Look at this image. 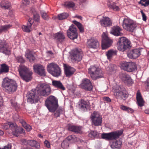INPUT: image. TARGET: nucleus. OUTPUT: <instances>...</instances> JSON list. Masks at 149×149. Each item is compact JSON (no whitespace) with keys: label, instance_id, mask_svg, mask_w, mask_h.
Listing matches in <instances>:
<instances>
[{"label":"nucleus","instance_id":"1","mask_svg":"<svg viewBox=\"0 0 149 149\" xmlns=\"http://www.w3.org/2000/svg\"><path fill=\"white\" fill-rule=\"evenodd\" d=\"M50 86L44 83L38 84L36 89H32L26 95L27 101L31 104L38 102L39 100L38 95L46 96L51 93Z\"/></svg>","mask_w":149,"mask_h":149},{"label":"nucleus","instance_id":"2","mask_svg":"<svg viewBox=\"0 0 149 149\" xmlns=\"http://www.w3.org/2000/svg\"><path fill=\"white\" fill-rule=\"evenodd\" d=\"M112 90L114 96L117 99L125 100L128 97V93L125 88L117 83L113 84Z\"/></svg>","mask_w":149,"mask_h":149},{"label":"nucleus","instance_id":"3","mask_svg":"<svg viewBox=\"0 0 149 149\" xmlns=\"http://www.w3.org/2000/svg\"><path fill=\"white\" fill-rule=\"evenodd\" d=\"M2 86L6 92L9 93H12L17 90V85L14 80L6 78L3 80Z\"/></svg>","mask_w":149,"mask_h":149},{"label":"nucleus","instance_id":"4","mask_svg":"<svg viewBox=\"0 0 149 149\" xmlns=\"http://www.w3.org/2000/svg\"><path fill=\"white\" fill-rule=\"evenodd\" d=\"M18 70L21 78L26 82H29L32 78V72L25 66L20 65Z\"/></svg>","mask_w":149,"mask_h":149},{"label":"nucleus","instance_id":"5","mask_svg":"<svg viewBox=\"0 0 149 149\" xmlns=\"http://www.w3.org/2000/svg\"><path fill=\"white\" fill-rule=\"evenodd\" d=\"M45 104L49 111L54 112L57 109L58 104V100L56 97L53 96H50L46 99Z\"/></svg>","mask_w":149,"mask_h":149},{"label":"nucleus","instance_id":"6","mask_svg":"<svg viewBox=\"0 0 149 149\" xmlns=\"http://www.w3.org/2000/svg\"><path fill=\"white\" fill-rule=\"evenodd\" d=\"M131 43L126 38L124 37L120 38L117 44L118 50L123 52L131 47Z\"/></svg>","mask_w":149,"mask_h":149},{"label":"nucleus","instance_id":"7","mask_svg":"<svg viewBox=\"0 0 149 149\" xmlns=\"http://www.w3.org/2000/svg\"><path fill=\"white\" fill-rule=\"evenodd\" d=\"M88 72L94 80L103 77V73L101 69L95 66H91L88 69Z\"/></svg>","mask_w":149,"mask_h":149},{"label":"nucleus","instance_id":"8","mask_svg":"<svg viewBox=\"0 0 149 149\" xmlns=\"http://www.w3.org/2000/svg\"><path fill=\"white\" fill-rule=\"evenodd\" d=\"M47 70L48 72L53 76L58 77L61 74V70L59 66L56 63H52L47 66Z\"/></svg>","mask_w":149,"mask_h":149},{"label":"nucleus","instance_id":"9","mask_svg":"<svg viewBox=\"0 0 149 149\" xmlns=\"http://www.w3.org/2000/svg\"><path fill=\"white\" fill-rule=\"evenodd\" d=\"M122 25L124 29L129 31L133 32L136 27V24L131 19L125 18L123 22Z\"/></svg>","mask_w":149,"mask_h":149},{"label":"nucleus","instance_id":"10","mask_svg":"<svg viewBox=\"0 0 149 149\" xmlns=\"http://www.w3.org/2000/svg\"><path fill=\"white\" fill-rule=\"evenodd\" d=\"M70 56L73 62L79 61L82 59L83 54L81 49L76 48L72 50Z\"/></svg>","mask_w":149,"mask_h":149},{"label":"nucleus","instance_id":"11","mask_svg":"<svg viewBox=\"0 0 149 149\" xmlns=\"http://www.w3.org/2000/svg\"><path fill=\"white\" fill-rule=\"evenodd\" d=\"M91 120L93 125L95 126L101 125L102 122V116L97 111L94 112L91 115Z\"/></svg>","mask_w":149,"mask_h":149},{"label":"nucleus","instance_id":"12","mask_svg":"<svg viewBox=\"0 0 149 149\" xmlns=\"http://www.w3.org/2000/svg\"><path fill=\"white\" fill-rule=\"evenodd\" d=\"M122 69L129 72H132L136 69V66L134 62H123L121 63Z\"/></svg>","mask_w":149,"mask_h":149},{"label":"nucleus","instance_id":"13","mask_svg":"<svg viewBox=\"0 0 149 149\" xmlns=\"http://www.w3.org/2000/svg\"><path fill=\"white\" fill-rule=\"evenodd\" d=\"M113 42V40L105 33L102 35V47L103 49H105L110 47Z\"/></svg>","mask_w":149,"mask_h":149},{"label":"nucleus","instance_id":"14","mask_svg":"<svg viewBox=\"0 0 149 149\" xmlns=\"http://www.w3.org/2000/svg\"><path fill=\"white\" fill-rule=\"evenodd\" d=\"M122 133V131H119L116 132L102 134L101 135V137L102 138L106 140H112L118 138Z\"/></svg>","mask_w":149,"mask_h":149},{"label":"nucleus","instance_id":"15","mask_svg":"<svg viewBox=\"0 0 149 149\" xmlns=\"http://www.w3.org/2000/svg\"><path fill=\"white\" fill-rule=\"evenodd\" d=\"M0 52L6 55L10 54L11 49L8 42L5 40H0Z\"/></svg>","mask_w":149,"mask_h":149},{"label":"nucleus","instance_id":"16","mask_svg":"<svg viewBox=\"0 0 149 149\" xmlns=\"http://www.w3.org/2000/svg\"><path fill=\"white\" fill-rule=\"evenodd\" d=\"M67 34L68 37L72 40L77 38V29L74 25L72 24L70 26L68 30L67 31Z\"/></svg>","mask_w":149,"mask_h":149},{"label":"nucleus","instance_id":"17","mask_svg":"<svg viewBox=\"0 0 149 149\" xmlns=\"http://www.w3.org/2000/svg\"><path fill=\"white\" fill-rule=\"evenodd\" d=\"M33 67L35 73L41 76H45V70L42 65L40 64H36L34 65Z\"/></svg>","mask_w":149,"mask_h":149},{"label":"nucleus","instance_id":"18","mask_svg":"<svg viewBox=\"0 0 149 149\" xmlns=\"http://www.w3.org/2000/svg\"><path fill=\"white\" fill-rule=\"evenodd\" d=\"M120 79L126 84L130 85L133 83L132 80L130 76L125 73H121L120 74Z\"/></svg>","mask_w":149,"mask_h":149},{"label":"nucleus","instance_id":"19","mask_svg":"<svg viewBox=\"0 0 149 149\" xmlns=\"http://www.w3.org/2000/svg\"><path fill=\"white\" fill-rule=\"evenodd\" d=\"M80 86L82 88L87 91H90L93 89L91 83L90 81L87 79H83Z\"/></svg>","mask_w":149,"mask_h":149},{"label":"nucleus","instance_id":"20","mask_svg":"<svg viewBox=\"0 0 149 149\" xmlns=\"http://www.w3.org/2000/svg\"><path fill=\"white\" fill-rule=\"evenodd\" d=\"M141 54V50L139 49H132L127 53L128 57L131 59L136 58Z\"/></svg>","mask_w":149,"mask_h":149},{"label":"nucleus","instance_id":"21","mask_svg":"<svg viewBox=\"0 0 149 149\" xmlns=\"http://www.w3.org/2000/svg\"><path fill=\"white\" fill-rule=\"evenodd\" d=\"M33 20L32 18H29L27 23V26L23 25L22 26V30L25 32H30L32 30V29H34L35 28V27L31 28V26L33 24Z\"/></svg>","mask_w":149,"mask_h":149},{"label":"nucleus","instance_id":"22","mask_svg":"<svg viewBox=\"0 0 149 149\" xmlns=\"http://www.w3.org/2000/svg\"><path fill=\"white\" fill-rule=\"evenodd\" d=\"M100 23L101 26L105 27L110 26L112 24L110 19L106 16H103L102 18L100 20Z\"/></svg>","mask_w":149,"mask_h":149},{"label":"nucleus","instance_id":"23","mask_svg":"<svg viewBox=\"0 0 149 149\" xmlns=\"http://www.w3.org/2000/svg\"><path fill=\"white\" fill-rule=\"evenodd\" d=\"M87 45L89 47L95 49L99 47V44L97 39L94 38H91L88 40Z\"/></svg>","mask_w":149,"mask_h":149},{"label":"nucleus","instance_id":"24","mask_svg":"<svg viewBox=\"0 0 149 149\" xmlns=\"http://www.w3.org/2000/svg\"><path fill=\"white\" fill-rule=\"evenodd\" d=\"M64 67L65 73L67 77H70L75 71L74 68L65 64L64 65Z\"/></svg>","mask_w":149,"mask_h":149},{"label":"nucleus","instance_id":"25","mask_svg":"<svg viewBox=\"0 0 149 149\" xmlns=\"http://www.w3.org/2000/svg\"><path fill=\"white\" fill-rule=\"evenodd\" d=\"M52 85L56 88L62 90H65V88L60 81L52 80Z\"/></svg>","mask_w":149,"mask_h":149},{"label":"nucleus","instance_id":"26","mask_svg":"<svg viewBox=\"0 0 149 149\" xmlns=\"http://www.w3.org/2000/svg\"><path fill=\"white\" fill-rule=\"evenodd\" d=\"M122 29L118 26L113 27L111 30L110 33L114 36H118L122 35V33H121Z\"/></svg>","mask_w":149,"mask_h":149},{"label":"nucleus","instance_id":"27","mask_svg":"<svg viewBox=\"0 0 149 149\" xmlns=\"http://www.w3.org/2000/svg\"><path fill=\"white\" fill-rule=\"evenodd\" d=\"M54 39L57 42L61 43L64 40L65 37L62 32H59L55 34Z\"/></svg>","mask_w":149,"mask_h":149},{"label":"nucleus","instance_id":"28","mask_svg":"<svg viewBox=\"0 0 149 149\" xmlns=\"http://www.w3.org/2000/svg\"><path fill=\"white\" fill-rule=\"evenodd\" d=\"M67 139L70 143H72L76 142L81 143L83 141L82 140L78 138L74 135H72L68 136L67 138Z\"/></svg>","mask_w":149,"mask_h":149},{"label":"nucleus","instance_id":"29","mask_svg":"<svg viewBox=\"0 0 149 149\" xmlns=\"http://www.w3.org/2000/svg\"><path fill=\"white\" fill-rule=\"evenodd\" d=\"M136 98L138 105L141 107L143 106L144 104V102L140 93L139 91H137L136 93Z\"/></svg>","mask_w":149,"mask_h":149},{"label":"nucleus","instance_id":"30","mask_svg":"<svg viewBox=\"0 0 149 149\" xmlns=\"http://www.w3.org/2000/svg\"><path fill=\"white\" fill-rule=\"evenodd\" d=\"M25 56L26 58L28 59L31 62L33 61L35 59V57L32 52L29 49L27 50L25 52Z\"/></svg>","mask_w":149,"mask_h":149},{"label":"nucleus","instance_id":"31","mask_svg":"<svg viewBox=\"0 0 149 149\" xmlns=\"http://www.w3.org/2000/svg\"><path fill=\"white\" fill-rule=\"evenodd\" d=\"M9 71V67L5 64H2L0 65V74H3L8 72Z\"/></svg>","mask_w":149,"mask_h":149},{"label":"nucleus","instance_id":"32","mask_svg":"<svg viewBox=\"0 0 149 149\" xmlns=\"http://www.w3.org/2000/svg\"><path fill=\"white\" fill-rule=\"evenodd\" d=\"M122 144V142L120 140H117L113 141L111 145V148L118 149L120 148Z\"/></svg>","mask_w":149,"mask_h":149},{"label":"nucleus","instance_id":"33","mask_svg":"<svg viewBox=\"0 0 149 149\" xmlns=\"http://www.w3.org/2000/svg\"><path fill=\"white\" fill-rule=\"evenodd\" d=\"M68 130L75 132L79 133L80 132L81 128L78 126L69 125L68 126Z\"/></svg>","mask_w":149,"mask_h":149},{"label":"nucleus","instance_id":"34","mask_svg":"<svg viewBox=\"0 0 149 149\" xmlns=\"http://www.w3.org/2000/svg\"><path fill=\"white\" fill-rule=\"evenodd\" d=\"M117 52L116 50L112 49L106 52L107 58L109 59H110L112 56L116 55Z\"/></svg>","mask_w":149,"mask_h":149},{"label":"nucleus","instance_id":"35","mask_svg":"<svg viewBox=\"0 0 149 149\" xmlns=\"http://www.w3.org/2000/svg\"><path fill=\"white\" fill-rule=\"evenodd\" d=\"M28 143L30 146L36 148L38 149L40 148L39 143L35 140H29V141Z\"/></svg>","mask_w":149,"mask_h":149},{"label":"nucleus","instance_id":"36","mask_svg":"<svg viewBox=\"0 0 149 149\" xmlns=\"http://www.w3.org/2000/svg\"><path fill=\"white\" fill-rule=\"evenodd\" d=\"M89 107V103L88 101H82L80 104V108L82 111H85Z\"/></svg>","mask_w":149,"mask_h":149},{"label":"nucleus","instance_id":"37","mask_svg":"<svg viewBox=\"0 0 149 149\" xmlns=\"http://www.w3.org/2000/svg\"><path fill=\"white\" fill-rule=\"evenodd\" d=\"M10 6V3L8 1H3L0 3V6L3 8L8 9Z\"/></svg>","mask_w":149,"mask_h":149},{"label":"nucleus","instance_id":"38","mask_svg":"<svg viewBox=\"0 0 149 149\" xmlns=\"http://www.w3.org/2000/svg\"><path fill=\"white\" fill-rule=\"evenodd\" d=\"M120 108L122 110L126 111L129 113H132L134 112V109L125 105H121Z\"/></svg>","mask_w":149,"mask_h":149},{"label":"nucleus","instance_id":"39","mask_svg":"<svg viewBox=\"0 0 149 149\" xmlns=\"http://www.w3.org/2000/svg\"><path fill=\"white\" fill-rule=\"evenodd\" d=\"M24 133V130L21 127H17V129L15 130V131L12 132V134L17 137L18 136V133L22 134Z\"/></svg>","mask_w":149,"mask_h":149},{"label":"nucleus","instance_id":"40","mask_svg":"<svg viewBox=\"0 0 149 149\" xmlns=\"http://www.w3.org/2000/svg\"><path fill=\"white\" fill-rule=\"evenodd\" d=\"M73 22L77 27L80 32L82 33L84 31V27L81 23L75 20L73 21Z\"/></svg>","mask_w":149,"mask_h":149},{"label":"nucleus","instance_id":"41","mask_svg":"<svg viewBox=\"0 0 149 149\" xmlns=\"http://www.w3.org/2000/svg\"><path fill=\"white\" fill-rule=\"evenodd\" d=\"M11 26L10 24L1 26H0V33L2 32H6L8 31Z\"/></svg>","mask_w":149,"mask_h":149},{"label":"nucleus","instance_id":"42","mask_svg":"<svg viewBox=\"0 0 149 149\" xmlns=\"http://www.w3.org/2000/svg\"><path fill=\"white\" fill-rule=\"evenodd\" d=\"M69 142L66 138L61 143V147L63 149H67L69 146Z\"/></svg>","mask_w":149,"mask_h":149},{"label":"nucleus","instance_id":"43","mask_svg":"<svg viewBox=\"0 0 149 149\" xmlns=\"http://www.w3.org/2000/svg\"><path fill=\"white\" fill-rule=\"evenodd\" d=\"M21 123L27 131L29 132L31 130V127L29 125H27L24 120H22Z\"/></svg>","mask_w":149,"mask_h":149},{"label":"nucleus","instance_id":"44","mask_svg":"<svg viewBox=\"0 0 149 149\" xmlns=\"http://www.w3.org/2000/svg\"><path fill=\"white\" fill-rule=\"evenodd\" d=\"M33 17L35 22H34L33 24V26H36L38 24V23H37L38 22L39 20V16L37 13H36V14H34L33 15Z\"/></svg>","mask_w":149,"mask_h":149},{"label":"nucleus","instance_id":"45","mask_svg":"<svg viewBox=\"0 0 149 149\" xmlns=\"http://www.w3.org/2000/svg\"><path fill=\"white\" fill-rule=\"evenodd\" d=\"M107 5L109 7L114 10L117 11L119 10L118 7L116 6L114 3H108Z\"/></svg>","mask_w":149,"mask_h":149},{"label":"nucleus","instance_id":"46","mask_svg":"<svg viewBox=\"0 0 149 149\" xmlns=\"http://www.w3.org/2000/svg\"><path fill=\"white\" fill-rule=\"evenodd\" d=\"M139 3L145 7L149 5V0H140Z\"/></svg>","mask_w":149,"mask_h":149},{"label":"nucleus","instance_id":"47","mask_svg":"<svg viewBox=\"0 0 149 149\" xmlns=\"http://www.w3.org/2000/svg\"><path fill=\"white\" fill-rule=\"evenodd\" d=\"M98 133L95 131H91L88 134L89 137L91 138H95L97 137Z\"/></svg>","mask_w":149,"mask_h":149},{"label":"nucleus","instance_id":"48","mask_svg":"<svg viewBox=\"0 0 149 149\" xmlns=\"http://www.w3.org/2000/svg\"><path fill=\"white\" fill-rule=\"evenodd\" d=\"M9 126L13 131H15V130L17 129V126L15 123H14L11 122H9Z\"/></svg>","mask_w":149,"mask_h":149},{"label":"nucleus","instance_id":"49","mask_svg":"<svg viewBox=\"0 0 149 149\" xmlns=\"http://www.w3.org/2000/svg\"><path fill=\"white\" fill-rule=\"evenodd\" d=\"M64 5L65 7H67L72 8L75 6V4L74 3L71 1L66 2L65 3Z\"/></svg>","mask_w":149,"mask_h":149},{"label":"nucleus","instance_id":"50","mask_svg":"<svg viewBox=\"0 0 149 149\" xmlns=\"http://www.w3.org/2000/svg\"><path fill=\"white\" fill-rule=\"evenodd\" d=\"M68 16V14L66 13H63L58 15V19L62 20L66 18Z\"/></svg>","mask_w":149,"mask_h":149},{"label":"nucleus","instance_id":"51","mask_svg":"<svg viewBox=\"0 0 149 149\" xmlns=\"http://www.w3.org/2000/svg\"><path fill=\"white\" fill-rule=\"evenodd\" d=\"M40 12L42 16L44 19L47 20L48 19V16L46 13L43 10L41 11Z\"/></svg>","mask_w":149,"mask_h":149},{"label":"nucleus","instance_id":"52","mask_svg":"<svg viewBox=\"0 0 149 149\" xmlns=\"http://www.w3.org/2000/svg\"><path fill=\"white\" fill-rule=\"evenodd\" d=\"M63 109L62 108H60L58 109L56 111V113H54V115L56 117H58L59 116L60 114L62 113Z\"/></svg>","mask_w":149,"mask_h":149},{"label":"nucleus","instance_id":"53","mask_svg":"<svg viewBox=\"0 0 149 149\" xmlns=\"http://www.w3.org/2000/svg\"><path fill=\"white\" fill-rule=\"evenodd\" d=\"M106 69L108 71L110 72L113 71L114 70V65L112 64H110L106 68Z\"/></svg>","mask_w":149,"mask_h":149},{"label":"nucleus","instance_id":"54","mask_svg":"<svg viewBox=\"0 0 149 149\" xmlns=\"http://www.w3.org/2000/svg\"><path fill=\"white\" fill-rule=\"evenodd\" d=\"M18 61L20 63H24L25 61L23 58L22 56H18L16 58Z\"/></svg>","mask_w":149,"mask_h":149},{"label":"nucleus","instance_id":"55","mask_svg":"<svg viewBox=\"0 0 149 149\" xmlns=\"http://www.w3.org/2000/svg\"><path fill=\"white\" fill-rule=\"evenodd\" d=\"M44 144L45 146L48 148H50V143L47 140H46L44 141Z\"/></svg>","mask_w":149,"mask_h":149},{"label":"nucleus","instance_id":"56","mask_svg":"<svg viewBox=\"0 0 149 149\" xmlns=\"http://www.w3.org/2000/svg\"><path fill=\"white\" fill-rule=\"evenodd\" d=\"M9 122H8L7 123L4 124H3L2 128L6 130L9 127Z\"/></svg>","mask_w":149,"mask_h":149},{"label":"nucleus","instance_id":"57","mask_svg":"<svg viewBox=\"0 0 149 149\" xmlns=\"http://www.w3.org/2000/svg\"><path fill=\"white\" fill-rule=\"evenodd\" d=\"M0 149H11V145L10 144H8L4 146L3 148H0Z\"/></svg>","mask_w":149,"mask_h":149},{"label":"nucleus","instance_id":"58","mask_svg":"<svg viewBox=\"0 0 149 149\" xmlns=\"http://www.w3.org/2000/svg\"><path fill=\"white\" fill-rule=\"evenodd\" d=\"M141 13L143 20L144 21H146V17L145 14L143 13L142 10H141Z\"/></svg>","mask_w":149,"mask_h":149},{"label":"nucleus","instance_id":"59","mask_svg":"<svg viewBox=\"0 0 149 149\" xmlns=\"http://www.w3.org/2000/svg\"><path fill=\"white\" fill-rule=\"evenodd\" d=\"M30 2L29 0H23L22 1V4L23 5H26L29 4Z\"/></svg>","mask_w":149,"mask_h":149},{"label":"nucleus","instance_id":"60","mask_svg":"<svg viewBox=\"0 0 149 149\" xmlns=\"http://www.w3.org/2000/svg\"><path fill=\"white\" fill-rule=\"evenodd\" d=\"M73 1H79V3L80 4L86 1V0H72Z\"/></svg>","mask_w":149,"mask_h":149},{"label":"nucleus","instance_id":"61","mask_svg":"<svg viewBox=\"0 0 149 149\" xmlns=\"http://www.w3.org/2000/svg\"><path fill=\"white\" fill-rule=\"evenodd\" d=\"M31 10L32 11V13H33V15L34 14H36V13H37L36 12V10L34 7H33L31 9Z\"/></svg>","mask_w":149,"mask_h":149},{"label":"nucleus","instance_id":"62","mask_svg":"<svg viewBox=\"0 0 149 149\" xmlns=\"http://www.w3.org/2000/svg\"><path fill=\"white\" fill-rule=\"evenodd\" d=\"M104 99L105 100L108 102H110L111 101V100L108 97H104Z\"/></svg>","mask_w":149,"mask_h":149},{"label":"nucleus","instance_id":"63","mask_svg":"<svg viewBox=\"0 0 149 149\" xmlns=\"http://www.w3.org/2000/svg\"><path fill=\"white\" fill-rule=\"evenodd\" d=\"M147 86L146 87L147 90L148 91H149V79H148L147 80Z\"/></svg>","mask_w":149,"mask_h":149},{"label":"nucleus","instance_id":"64","mask_svg":"<svg viewBox=\"0 0 149 149\" xmlns=\"http://www.w3.org/2000/svg\"><path fill=\"white\" fill-rule=\"evenodd\" d=\"M16 117H15V116H13V119L15 120H17L18 118V115L17 114H16L15 115Z\"/></svg>","mask_w":149,"mask_h":149}]
</instances>
